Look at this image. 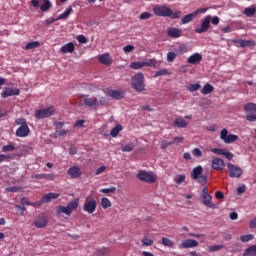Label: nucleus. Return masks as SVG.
<instances>
[{"label":"nucleus","mask_w":256,"mask_h":256,"mask_svg":"<svg viewBox=\"0 0 256 256\" xmlns=\"http://www.w3.org/2000/svg\"><path fill=\"white\" fill-rule=\"evenodd\" d=\"M186 179L185 175H178L174 178V182L176 183V185H181V183H183Z\"/></svg>","instance_id":"nucleus-49"},{"label":"nucleus","mask_w":256,"mask_h":256,"mask_svg":"<svg viewBox=\"0 0 256 256\" xmlns=\"http://www.w3.org/2000/svg\"><path fill=\"white\" fill-rule=\"evenodd\" d=\"M254 236L253 234H247L240 237V240L242 243H249V241H253Z\"/></svg>","instance_id":"nucleus-47"},{"label":"nucleus","mask_w":256,"mask_h":256,"mask_svg":"<svg viewBox=\"0 0 256 256\" xmlns=\"http://www.w3.org/2000/svg\"><path fill=\"white\" fill-rule=\"evenodd\" d=\"M201 89V84H190L187 86V91L190 93H195V91H199Z\"/></svg>","instance_id":"nucleus-40"},{"label":"nucleus","mask_w":256,"mask_h":256,"mask_svg":"<svg viewBox=\"0 0 256 256\" xmlns=\"http://www.w3.org/2000/svg\"><path fill=\"white\" fill-rule=\"evenodd\" d=\"M151 17H153V15H151V13L149 12H143L140 14L139 19H141L142 21H144L145 19H151Z\"/></svg>","instance_id":"nucleus-55"},{"label":"nucleus","mask_w":256,"mask_h":256,"mask_svg":"<svg viewBox=\"0 0 256 256\" xmlns=\"http://www.w3.org/2000/svg\"><path fill=\"white\" fill-rule=\"evenodd\" d=\"M224 157H226V159H228V161H231L233 159V153L229 152V151H226L224 150Z\"/></svg>","instance_id":"nucleus-63"},{"label":"nucleus","mask_w":256,"mask_h":256,"mask_svg":"<svg viewBox=\"0 0 256 256\" xmlns=\"http://www.w3.org/2000/svg\"><path fill=\"white\" fill-rule=\"evenodd\" d=\"M176 58H177V53H175V52H168L167 53L168 63H173V61H175Z\"/></svg>","instance_id":"nucleus-48"},{"label":"nucleus","mask_w":256,"mask_h":256,"mask_svg":"<svg viewBox=\"0 0 256 256\" xmlns=\"http://www.w3.org/2000/svg\"><path fill=\"white\" fill-rule=\"evenodd\" d=\"M98 61L102 63V65H112L113 58H111V55L109 53L102 54L98 57Z\"/></svg>","instance_id":"nucleus-20"},{"label":"nucleus","mask_w":256,"mask_h":256,"mask_svg":"<svg viewBox=\"0 0 256 256\" xmlns=\"http://www.w3.org/2000/svg\"><path fill=\"white\" fill-rule=\"evenodd\" d=\"M40 45L41 43L39 41L29 42L26 44L25 49L26 51H29L31 49H37V47H39Z\"/></svg>","instance_id":"nucleus-36"},{"label":"nucleus","mask_w":256,"mask_h":256,"mask_svg":"<svg viewBox=\"0 0 256 256\" xmlns=\"http://www.w3.org/2000/svg\"><path fill=\"white\" fill-rule=\"evenodd\" d=\"M203 61V56L200 53H194L187 58L189 65H199Z\"/></svg>","instance_id":"nucleus-18"},{"label":"nucleus","mask_w":256,"mask_h":256,"mask_svg":"<svg viewBox=\"0 0 256 256\" xmlns=\"http://www.w3.org/2000/svg\"><path fill=\"white\" fill-rule=\"evenodd\" d=\"M245 113H256V104L255 103H247L244 105Z\"/></svg>","instance_id":"nucleus-27"},{"label":"nucleus","mask_w":256,"mask_h":256,"mask_svg":"<svg viewBox=\"0 0 256 256\" xmlns=\"http://www.w3.org/2000/svg\"><path fill=\"white\" fill-rule=\"evenodd\" d=\"M59 197H61V194L50 192V193L44 195L42 197L41 201L43 203H49L52 201V199H59Z\"/></svg>","instance_id":"nucleus-21"},{"label":"nucleus","mask_w":256,"mask_h":256,"mask_svg":"<svg viewBox=\"0 0 256 256\" xmlns=\"http://www.w3.org/2000/svg\"><path fill=\"white\" fill-rule=\"evenodd\" d=\"M53 115H55V108L51 106L45 109L36 110L34 117L35 119H47Z\"/></svg>","instance_id":"nucleus-7"},{"label":"nucleus","mask_w":256,"mask_h":256,"mask_svg":"<svg viewBox=\"0 0 256 256\" xmlns=\"http://www.w3.org/2000/svg\"><path fill=\"white\" fill-rule=\"evenodd\" d=\"M221 249H225V246L224 245H213V246H209L208 252L215 253V251H221Z\"/></svg>","instance_id":"nucleus-45"},{"label":"nucleus","mask_w":256,"mask_h":256,"mask_svg":"<svg viewBox=\"0 0 256 256\" xmlns=\"http://www.w3.org/2000/svg\"><path fill=\"white\" fill-rule=\"evenodd\" d=\"M214 87L211 84H205L201 90L202 95H209V93H213Z\"/></svg>","instance_id":"nucleus-32"},{"label":"nucleus","mask_w":256,"mask_h":256,"mask_svg":"<svg viewBox=\"0 0 256 256\" xmlns=\"http://www.w3.org/2000/svg\"><path fill=\"white\" fill-rule=\"evenodd\" d=\"M76 39L78 43H83V44L87 43V39L85 38V35H82V34L78 35Z\"/></svg>","instance_id":"nucleus-62"},{"label":"nucleus","mask_w":256,"mask_h":256,"mask_svg":"<svg viewBox=\"0 0 256 256\" xmlns=\"http://www.w3.org/2000/svg\"><path fill=\"white\" fill-rule=\"evenodd\" d=\"M211 167L215 171H223L225 169V161L221 158H214L211 161Z\"/></svg>","instance_id":"nucleus-15"},{"label":"nucleus","mask_w":256,"mask_h":256,"mask_svg":"<svg viewBox=\"0 0 256 256\" xmlns=\"http://www.w3.org/2000/svg\"><path fill=\"white\" fill-rule=\"evenodd\" d=\"M132 87L138 93L145 91V76H143V73H137L132 78Z\"/></svg>","instance_id":"nucleus-3"},{"label":"nucleus","mask_w":256,"mask_h":256,"mask_svg":"<svg viewBox=\"0 0 256 256\" xmlns=\"http://www.w3.org/2000/svg\"><path fill=\"white\" fill-rule=\"evenodd\" d=\"M20 203L21 205H33V203H31L27 197L21 198Z\"/></svg>","instance_id":"nucleus-64"},{"label":"nucleus","mask_w":256,"mask_h":256,"mask_svg":"<svg viewBox=\"0 0 256 256\" xmlns=\"http://www.w3.org/2000/svg\"><path fill=\"white\" fill-rule=\"evenodd\" d=\"M246 121H249L250 123H253L256 121V114L250 113L246 114Z\"/></svg>","instance_id":"nucleus-56"},{"label":"nucleus","mask_w":256,"mask_h":256,"mask_svg":"<svg viewBox=\"0 0 256 256\" xmlns=\"http://www.w3.org/2000/svg\"><path fill=\"white\" fill-rule=\"evenodd\" d=\"M227 169H228L229 177H232L234 179H239V177L243 175V169L235 164L228 163Z\"/></svg>","instance_id":"nucleus-8"},{"label":"nucleus","mask_w":256,"mask_h":256,"mask_svg":"<svg viewBox=\"0 0 256 256\" xmlns=\"http://www.w3.org/2000/svg\"><path fill=\"white\" fill-rule=\"evenodd\" d=\"M201 13H207V8H199L196 11L185 15L181 20L182 24L187 25V23H191V21H193L195 19V17H197V15H199Z\"/></svg>","instance_id":"nucleus-11"},{"label":"nucleus","mask_w":256,"mask_h":256,"mask_svg":"<svg viewBox=\"0 0 256 256\" xmlns=\"http://www.w3.org/2000/svg\"><path fill=\"white\" fill-rule=\"evenodd\" d=\"M60 51L63 54L73 53V51H75V44H73V42H68L60 48Z\"/></svg>","instance_id":"nucleus-22"},{"label":"nucleus","mask_w":256,"mask_h":256,"mask_svg":"<svg viewBox=\"0 0 256 256\" xmlns=\"http://www.w3.org/2000/svg\"><path fill=\"white\" fill-rule=\"evenodd\" d=\"M209 27H211V16L204 17L200 24H198L195 28V33L201 35L202 33H207L209 31Z\"/></svg>","instance_id":"nucleus-6"},{"label":"nucleus","mask_w":256,"mask_h":256,"mask_svg":"<svg viewBox=\"0 0 256 256\" xmlns=\"http://www.w3.org/2000/svg\"><path fill=\"white\" fill-rule=\"evenodd\" d=\"M168 37H171L172 39H179L183 35V30L175 27H169L167 30Z\"/></svg>","instance_id":"nucleus-19"},{"label":"nucleus","mask_w":256,"mask_h":256,"mask_svg":"<svg viewBox=\"0 0 256 256\" xmlns=\"http://www.w3.org/2000/svg\"><path fill=\"white\" fill-rule=\"evenodd\" d=\"M137 178L140 181H144L145 183H155L157 181V177L153 173H149L147 171H141L137 174Z\"/></svg>","instance_id":"nucleus-12"},{"label":"nucleus","mask_w":256,"mask_h":256,"mask_svg":"<svg viewBox=\"0 0 256 256\" xmlns=\"http://www.w3.org/2000/svg\"><path fill=\"white\" fill-rule=\"evenodd\" d=\"M233 43H237L242 48L251 46V40L238 39V40H233Z\"/></svg>","instance_id":"nucleus-33"},{"label":"nucleus","mask_w":256,"mask_h":256,"mask_svg":"<svg viewBox=\"0 0 256 256\" xmlns=\"http://www.w3.org/2000/svg\"><path fill=\"white\" fill-rule=\"evenodd\" d=\"M21 91L18 88H4V90L1 92V98L7 99V97H13V95H19Z\"/></svg>","instance_id":"nucleus-14"},{"label":"nucleus","mask_w":256,"mask_h":256,"mask_svg":"<svg viewBox=\"0 0 256 256\" xmlns=\"http://www.w3.org/2000/svg\"><path fill=\"white\" fill-rule=\"evenodd\" d=\"M153 13L157 17H169V15H171V8L165 5H156L153 8Z\"/></svg>","instance_id":"nucleus-10"},{"label":"nucleus","mask_w":256,"mask_h":256,"mask_svg":"<svg viewBox=\"0 0 256 256\" xmlns=\"http://www.w3.org/2000/svg\"><path fill=\"white\" fill-rule=\"evenodd\" d=\"M242 256H256V244L248 247L243 252Z\"/></svg>","instance_id":"nucleus-26"},{"label":"nucleus","mask_w":256,"mask_h":256,"mask_svg":"<svg viewBox=\"0 0 256 256\" xmlns=\"http://www.w3.org/2000/svg\"><path fill=\"white\" fill-rule=\"evenodd\" d=\"M168 17H170V19H179L181 17V11L173 12V10H171V14L168 15Z\"/></svg>","instance_id":"nucleus-54"},{"label":"nucleus","mask_w":256,"mask_h":256,"mask_svg":"<svg viewBox=\"0 0 256 256\" xmlns=\"http://www.w3.org/2000/svg\"><path fill=\"white\" fill-rule=\"evenodd\" d=\"M83 211L85 213L93 214L94 211H97V200L93 198L91 195L85 198L83 204Z\"/></svg>","instance_id":"nucleus-4"},{"label":"nucleus","mask_w":256,"mask_h":256,"mask_svg":"<svg viewBox=\"0 0 256 256\" xmlns=\"http://www.w3.org/2000/svg\"><path fill=\"white\" fill-rule=\"evenodd\" d=\"M115 191H117V188L115 186L110 187V188L100 189V193H105V194L115 193Z\"/></svg>","instance_id":"nucleus-50"},{"label":"nucleus","mask_w":256,"mask_h":256,"mask_svg":"<svg viewBox=\"0 0 256 256\" xmlns=\"http://www.w3.org/2000/svg\"><path fill=\"white\" fill-rule=\"evenodd\" d=\"M34 179H47V181H53L55 179V174H36Z\"/></svg>","instance_id":"nucleus-25"},{"label":"nucleus","mask_w":256,"mask_h":256,"mask_svg":"<svg viewBox=\"0 0 256 256\" xmlns=\"http://www.w3.org/2000/svg\"><path fill=\"white\" fill-rule=\"evenodd\" d=\"M16 125H20L16 130V137H28L29 133H31V129L27 125V119L25 118H17L15 120Z\"/></svg>","instance_id":"nucleus-1"},{"label":"nucleus","mask_w":256,"mask_h":256,"mask_svg":"<svg viewBox=\"0 0 256 256\" xmlns=\"http://www.w3.org/2000/svg\"><path fill=\"white\" fill-rule=\"evenodd\" d=\"M196 180H198L201 185H205V183H207V176L200 175Z\"/></svg>","instance_id":"nucleus-60"},{"label":"nucleus","mask_w":256,"mask_h":256,"mask_svg":"<svg viewBox=\"0 0 256 256\" xmlns=\"http://www.w3.org/2000/svg\"><path fill=\"white\" fill-rule=\"evenodd\" d=\"M134 49H135V46H133V45H126L123 48V51H124V53H131V51H134Z\"/></svg>","instance_id":"nucleus-61"},{"label":"nucleus","mask_w":256,"mask_h":256,"mask_svg":"<svg viewBox=\"0 0 256 256\" xmlns=\"http://www.w3.org/2000/svg\"><path fill=\"white\" fill-rule=\"evenodd\" d=\"M165 75H171V73H169V70L167 69H162V70H158L154 73V77H161V76H165Z\"/></svg>","instance_id":"nucleus-46"},{"label":"nucleus","mask_w":256,"mask_h":256,"mask_svg":"<svg viewBox=\"0 0 256 256\" xmlns=\"http://www.w3.org/2000/svg\"><path fill=\"white\" fill-rule=\"evenodd\" d=\"M48 223H49V220L47 216L43 214L39 215L33 222V224L35 225V227H37V229H43L47 227Z\"/></svg>","instance_id":"nucleus-13"},{"label":"nucleus","mask_w":256,"mask_h":256,"mask_svg":"<svg viewBox=\"0 0 256 256\" xmlns=\"http://www.w3.org/2000/svg\"><path fill=\"white\" fill-rule=\"evenodd\" d=\"M133 149H135L134 143L123 145L121 147V151H123L124 153H131V151H133Z\"/></svg>","instance_id":"nucleus-38"},{"label":"nucleus","mask_w":256,"mask_h":256,"mask_svg":"<svg viewBox=\"0 0 256 256\" xmlns=\"http://www.w3.org/2000/svg\"><path fill=\"white\" fill-rule=\"evenodd\" d=\"M179 249H191L193 247H199V242L193 239H187L181 242L178 246Z\"/></svg>","instance_id":"nucleus-16"},{"label":"nucleus","mask_w":256,"mask_h":256,"mask_svg":"<svg viewBox=\"0 0 256 256\" xmlns=\"http://www.w3.org/2000/svg\"><path fill=\"white\" fill-rule=\"evenodd\" d=\"M192 154L194 157H203V152L199 148H194Z\"/></svg>","instance_id":"nucleus-59"},{"label":"nucleus","mask_w":256,"mask_h":256,"mask_svg":"<svg viewBox=\"0 0 256 256\" xmlns=\"http://www.w3.org/2000/svg\"><path fill=\"white\" fill-rule=\"evenodd\" d=\"M170 145H173V142H169L167 140H163L160 145V149H166L167 147H170Z\"/></svg>","instance_id":"nucleus-58"},{"label":"nucleus","mask_w":256,"mask_h":256,"mask_svg":"<svg viewBox=\"0 0 256 256\" xmlns=\"http://www.w3.org/2000/svg\"><path fill=\"white\" fill-rule=\"evenodd\" d=\"M73 12V8L70 6L69 8H67L63 14H60L58 16V18L56 19V21H60L61 19H67L69 17V15H71V13Z\"/></svg>","instance_id":"nucleus-31"},{"label":"nucleus","mask_w":256,"mask_h":256,"mask_svg":"<svg viewBox=\"0 0 256 256\" xmlns=\"http://www.w3.org/2000/svg\"><path fill=\"white\" fill-rule=\"evenodd\" d=\"M188 123L183 118H176L173 121V127H178V129H185L187 127Z\"/></svg>","instance_id":"nucleus-23"},{"label":"nucleus","mask_w":256,"mask_h":256,"mask_svg":"<svg viewBox=\"0 0 256 256\" xmlns=\"http://www.w3.org/2000/svg\"><path fill=\"white\" fill-rule=\"evenodd\" d=\"M225 152V149L222 148H212L211 153H215V155H223Z\"/></svg>","instance_id":"nucleus-57"},{"label":"nucleus","mask_w":256,"mask_h":256,"mask_svg":"<svg viewBox=\"0 0 256 256\" xmlns=\"http://www.w3.org/2000/svg\"><path fill=\"white\" fill-rule=\"evenodd\" d=\"M101 207L104 209H109V207H111V200L106 197L101 198Z\"/></svg>","instance_id":"nucleus-41"},{"label":"nucleus","mask_w":256,"mask_h":256,"mask_svg":"<svg viewBox=\"0 0 256 256\" xmlns=\"http://www.w3.org/2000/svg\"><path fill=\"white\" fill-rule=\"evenodd\" d=\"M243 13L246 15V17H253L256 13L255 7H247L244 9Z\"/></svg>","instance_id":"nucleus-37"},{"label":"nucleus","mask_w":256,"mask_h":256,"mask_svg":"<svg viewBox=\"0 0 256 256\" xmlns=\"http://www.w3.org/2000/svg\"><path fill=\"white\" fill-rule=\"evenodd\" d=\"M187 51H189V49L187 48V46H185V44L180 45L176 49L177 55H185V53H187Z\"/></svg>","instance_id":"nucleus-42"},{"label":"nucleus","mask_w":256,"mask_h":256,"mask_svg":"<svg viewBox=\"0 0 256 256\" xmlns=\"http://www.w3.org/2000/svg\"><path fill=\"white\" fill-rule=\"evenodd\" d=\"M11 151H15V145L7 144L2 146V153H11Z\"/></svg>","instance_id":"nucleus-43"},{"label":"nucleus","mask_w":256,"mask_h":256,"mask_svg":"<svg viewBox=\"0 0 256 256\" xmlns=\"http://www.w3.org/2000/svg\"><path fill=\"white\" fill-rule=\"evenodd\" d=\"M109 95L113 99H117V100L123 99V94H121V91H119V90H110Z\"/></svg>","instance_id":"nucleus-35"},{"label":"nucleus","mask_w":256,"mask_h":256,"mask_svg":"<svg viewBox=\"0 0 256 256\" xmlns=\"http://www.w3.org/2000/svg\"><path fill=\"white\" fill-rule=\"evenodd\" d=\"M53 7L50 0H43V4L40 5V10L45 13V11H49Z\"/></svg>","instance_id":"nucleus-29"},{"label":"nucleus","mask_w":256,"mask_h":256,"mask_svg":"<svg viewBox=\"0 0 256 256\" xmlns=\"http://www.w3.org/2000/svg\"><path fill=\"white\" fill-rule=\"evenodd\" d=\"M203 173V167L202 166H197L193 168L191 177L194 179V181H197L199 177H201Z\"/></svg>","instance_id":"nucleus-24"},{"label":"nucleus","mask_w":256,"mask_h":256,"mask_svg":"<svg viewBox=\"0 0 256 256\" xmlns=\"http://www.w3.org/2000/svg\"><path fill=\"white\" fill-rule=\"evenodd\" d=\"M77 207H79V199L69 202L67 206H58L56 213L58 215L64 213V215H68V217H71L73 211H77Z\"/></svg>","instance_id":"nucleus-2"},{"label":"nucleus","mask_w":256,"mask_h":256,"mask_svg":"<svg viewBox=\"0 0 256 256\" xmlns=\"http://www.w3.org/2000/svg\"><path fill=\"white\" fill-rule=\"evenodd\" d=\"M144 67H155L157 65V60L155 58L143 61Z\"/></svg>","instance_id":"nucleus-44"},{"label":"nucleus","mask_w":256,"mask_h":256,"mask_svg":"<svg viewBox=\"0 0 256 256\" xmlns=\"http://www.w3.org/2000/svg\"><path fill=\"white\" fill-rule=\"evenodd\" d=\"M6 191L7 193H19V191H21V188L17 186L7 187Z\"/></svg>","instance_id":"nucleus-53"},{"label":"nucleus","mask_w":256,"mask_h":256,"mask_svg":"<svg viewBox=\"0 0 256 256\" xmlns=\"http://www.w3.org/2000/svg\"><path fill=\"white\" fill-rule=\"evenodd\" d=\"M202 199H203V205H205L206 207H209L211 209V207H213V204H211V200L213 199V197L210 196V194H204L202 195Z\"/></svg>","instance_id":"nucleus-28"},{"label":"nucleus","mask_w":256,"mask_h":256,"mask_svg":"<svg viewBox=\"0 0 256 256\" xmlns=\"http://www.w3.org/2000/svg\"><path fill=\"white\" fill-rule=\"evenodd\" d=\"M154 241L153 239H149L147 237H144L142 239V245L146 246V247H151V245H153Z\"/></svg>","instance_id":"nucleus-51"},{"label":"nucleus","mask_w":256,"mask_h":256,"mask_svg":"<svg viewBox=\"0 0 256 256\" xmlns=\"http://www.w3.org/2000/svg\"><path fill=\"white\" fill-rule=\"evenodd\" d=\"M121 131H123V126L121 124H117L114 128H112L110 135L111 137H117Z\"/></svg>","instance_id":"nucleus-30"},{"label":"nucleus","mask_w":256,"mask_h":256,"mask_svg":"<svg viewBox=\"0 0 256 256\" xmlns=\"http://www.w3.org/2000/svg\"><path fill=\"white\" fill-rule=\"evenodd\" d=\"M143 67H145V64L142 62H132L130 64V69H134V70H139V69H143Z\"/></svg>","instance_id":"nucleus-39"},{"label":"nucleus","mask_w":256,"mask_h":256,"mask_svg":"<svg viewBox=\"0 0 256 256\" xmlns=\"http://www.w3.org/2000/svg\"><path fill=\"white\" fill-rule=\"evenodd\" d=\"M220 139L224 141L226 144H230V143H235V141L239 139V136L235 134L229 135V130H227V128H224L220 132Z\"/></svg>","instance_id":"nucleus-9"},{"label":"nucleus","mask_w":256,"mask_h":256,"mask_svg":"<svg viewBox=\"0 0 256 256\" xmlns=\"http://www.w3.org/2000/svg\"><path fill=\"white\" fill-rule=\"evenodd\" d=\"M162 245H164V247H169L170 249H173V247H175V243L173 242V240L167 237L162 238Z\"/></svg>","instance_id":"nucleus-34"},{"label":"nucleus","mask_w":256,"mask_h":256,"mask_svg":"<svg viewBox=\"0 0 256 256\" xmlns=\"http://www.w3.org/2000/svg\"><path fill=\"white\" fill-rule=\"evenodd\" d=\"M67 174L71 179H79L83 175V172H81V168L78 166H72L68 169Z\"/></svg>","instance_id":"nucleus-17"},{"label":"nucleus","mask_w":256,"mask_h":256,"mask_svg":"<svg viewBox=\"0 0 256 256\" xmlns=\"http://www.w3.org/2000/svg\"><path fill=\"white\" fill-rule=\"evenodd\" d=\"M8 159H13V156L11 154H0V163H5Z\"/></svg>","instance_id":"nucleus-52"},{"label":"nucleus","mask_w":256,"mask_h":256,"mask_svg":"<svg viewBox=\"0 0 256 256\" xmlns=\"http://www.w3.org/2000/svg\"><path fill=\"white\" fill-rule=\"evenodd\" d=\"M84 105L86 107H101L105 105V97L97 99V97H90L89 95L84 96Z\"/></svg>","instance_id":"nucleus-5"}]
</instances>
